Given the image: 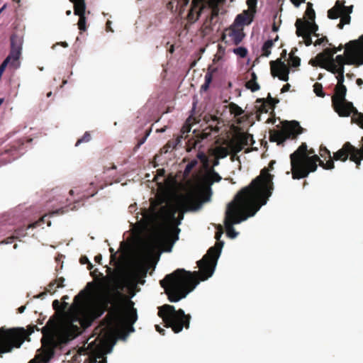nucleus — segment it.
<instances>
[{"label": "nucleus", "mask_w": 363, "mask_h": 363, "mask_svg": "<svg viewBox=\"0 0 363 363\" xmlns=\"http://www.w3.org/2000/svg\"><path fill=\"white\" fill-rule=\"evenodd\" d=\"M329 46L331 47V48L333 50H337V52L338 51L342 50L343 48V45L342 44H340L338 47L336 48V47L333 46L331 43H329Z\"/></svg>", "instance_id": "338daca9"}, {"label": "nucleus", "mask_w": 363, "mask_h": 363, "mask_svg": "<svg viewBox=\"0 0 363 363\" xmlns=\"http://www.w3.org/2000/svg\"><path fill=\"white\" fill-rule=\"evenodd\" d=\"M333 74H337L336 79L337 80V83L334 88V94H345L347 93V89L346 86L344 84L345 82V69H335L333 72H330Z\"/></svg>", "instance_id": "b1692460"}, {"label": "nucleus", "mask_w": 363, "mask_h": 363, "mask_svg": "<svg viewBox=\"0 0 363 363\" xmlns=\"http://www.w3.org/2000/svg\"><path fill=\"white\" fill-rule=\"evenodd\" d=\"M345 1H336L335 6L328 11V17L330 19L340 18L337 24L339 29H342L344 26L350 23V14L352 13L353 6H345Z\"/></svg>", "instance_id": "ddd939ff"}, {"label": "nucleus", "mask_w": 363, "mask_h": 363, "mask_svg": "<svg viewBox=\"0 0 363 363\" xmlns=\"http://www.w3.org/2000/svg\"><path fill=\"white\" fill-rule=\"evenodd\" d=\"M309 63L313 66V67H317V66H319V61L315 58V59H311L309 62Z\"/></svg>", "instance_id": "69168bd1"}, {"label": "nucleus", "mask_w": 363, "mask_h": 363, "mask_svg": "<svg viewBox=\"0 0 363 363\" xmlns=\"http://www.w3.org/2000/svg\"><path fill=\"white\" fill-rule=\"evenodd\" d=\"M286 50H283L281 57L270 62L271 74L273 77H278L280 80L287 82L289 80V67L285 64L282 58L286 57Z\"/></svg>", "instance_id": "dca6fc26"}, {"label": "nucleus", "mask_w": 363, "mask_h": 363, "mask_svg": "<svg viewBox=\"0 0 363 363\" xmlns=\"http://www.w3.org/2000/svg\"><path fill=\"white\" fill-rule=\"evenodd\" d=\"M62 306V303L58 300H54L52 302V307L55 310H58Z\"/></svg>", "instance_id": "052dcab7"}, {"label": "nucleus", "mask_w": 363, "mask_h": 363, "mask_svg": "<svg viewBox=\"0 0 363 363\" xmlns=\"http://www.w3.org/2000/svg\"><path fill=\"white\" fill-rule=\"evenodd\" d=\"M74 4V8H86L85 0H69Z\"/></svg>", "instance_id": "603ef678"}, {"label": "nucleus", "mask_w": 363, "mask_h": 363, "mask_svg": "<svg viewBox=\"0 0 363 363\" xmlns=\"http://www.w3.org/2000/svg\"><path fill=\"white\" fill-rule=\"evenodd\" d=\"M86 8H74V13L79 16L78 28L81 31H85L86 30V18L85 16Z\"/></svg>", "instance_id": "bb28decb"}, {"label": "nucleus", "mask_w": 363, "mask_h": 363, "mask_svg": "<svg viewBox=\"0 0 363 363\" xmlns=\"http://www.w3.org/2000/svg\"><path fill=\"white\" fill-rule=\"evenodd\" d=\"M298 51L296 48H293L289 53V65L292 67H298L301 64V59L295 55V53Z\"/></svg>", "instance_id": "72a5a7b5"}, {"label": "nucleus", "mask_w": 363, "mask_h": 363, "mask_svg": "<svg viewBox=\"0 0 363 363\" xmlns=\"http://www.w3.org/2000/svg\"><path fill=\"white\" fill-rule=\"evenodd\" d=\"M79 262L82 264H88L89 262V260L86 256H82L79 259Z\"/></svg>", "instance_id": "680f3d73"}, {"label": "nucleus", "mask_w": 363, "mask_h": 363, "mask_svg": "<svg viewBox=\"0 0 363 363\" xmlns=\"http://www.w3.org/2000/svg\"><path fill=\"white\" fill-rule=\"evenodd\" d=\"M209 6L212 8L210 15V21H212L215 17H217L218 16L219 10L217 4L213 2L209 3Z\"/></svg>", "instance_id": "49530a36"}, {"label": "nucleus", "mask_w": 363, "mask_h": 363, "mask_svg": "<svg viewBox=\"0 0 363 363\" xmlns=\"http://www.w3.org/2000/svg\"><path fill=\"white\" fill-rule=\"evenodd\" d=\"M349 156L350 160L356 164L357 168H359L363 160V145L358 149L350 142H346L341 149L334 153L333 160L345 162Z\"/></svg>", "instance_id": "f8f14e48"}, {"label": "nucleus", "mask_w": 363, "mask_h": 363, "mask_svg": "<svg viewBox=\"0 0 363 363\" xmlns=\"http://www.w3.org/2000/svg\"><path fill=\"white\" fill-rule=\"evenodd\" d=\"M247 4L249 6V9L250 10H254V12H255V7L257 4V0H247Z\"/></svg>", "instance_id": "6e6d98bb"}, {"label": "nucleus", "mask_w": 363, "mask_h": 363, "mask_svg": "<svg viewBox=\"0 0 363 363\" xmlns=\"http://www.w3.org/2000/svg\"><path fill=\"white\" fill-rule=\"evenodd\" d=\"M206 7L205 0H192L191 8L187 14V21L194 23L200 17L203 10Z\"/></svg>", "instance_id": "aec40b11"}, {"label": "nucleus", "mask_w": 363, "mask_h": 363, "mask_svg": "<svg viewBox=\"0 0 363 363\" xmlns=\"http://www.w3.org/2000/svg\"><path fill=\"white\" fill-rule=\"evenodd\" d=\"M29 228H28V225L26 227L21 226L14 230L13 236L15 237L16 239H18L19 238L21 237H25L27 235V230Z\"/></svg>", "instance_id": "37998d69"}, {"label": "nucleus", "mask_w": 363, "mask_h": 363, "mask_svg": "<svg viewBox=\"0 0 363 363\" xmlns=\"http://www.w3.org/2000/svg\"><path fill=\"white\" fill-rule=\"evenodd\" d=\"M35 330H38L37 325H29L27 330L23 328H0V357L12 352L14 348L21 347Z\"/></svg>", "instance_id": "6e6552de"}, {"label": "nucleus", "mask_w": 363, "mask_h": 363, "mask_svg": "<svg viewBox=\"0 0 363 363\" xmlns=\"http://www.w3.org/2000/svg\"><path fill=\"white\" fill-rule=\"evenodd\" d=\"M216 71V69H211V67L208 68L207 72L205 74V82L201 86V90L202 91H207L209 88V86L213 80V72Z\"/></svg>", "instance_id": "473e14b6"}, {"label": "nucleus", "mask_w": 363, "mask_h": 363, "mask_svg": "<svg viewBox=\"0 0 363 363\" xmlns=\"http://www.w3.org/2000/svg\"><path fill=\"white\" fill-rule=\"evenodd\" d=\"M260 204L238 192L234 199L230 202L225 211V227L227 235L235 238L238 234L233 225L239 224L253 216L262 207Z\"/></svg>", "instance_id": "7ed1b4c3"}, {"label": "nucleus", "mask_w": 363, "mask_h": 363, "mask_svg": "<svg viewBox=\"0 0 363 363\" xmlns=\"http://www.w3.org/2000/svg\"><path fill=\"white\" fill-rule=\"evenodd\" d=\"M221 179V177L212 169L208 174V180L206 184H201L199 182H193L191 181L188 182V184L189 185V189H191L194 185H199L201 188H209L211 190V185L213 184V182H218ZM212 192L211 191V194Z\"/></svg>", "instance_id": "5701e85b"}, {"label": "nucleus", "mask_w": 363, "mask_h": 363, "mask_svg": "<svg viewBox=\"0 0 363 363\" xmlns=\"http://www.w3.org/2000/svg\"><path fill=\"white\" fill-rule=\"evenodd\" d=\"M319 154L320 157L324 159L329 158V160H333L331 158L330 150H328L325 146L321 145L320 147Z\"/></svg>", "instance_id": "de8ad7c7"}, {"label": "nucleus", "mask_w": 363, "mask_h": 363, "mask_svg": "<svg viewBox=\"0 0 363 363\" xmlns=\"http://www.w3.org/2000/svg\"><path fill=\"white\" fill-rule=\"evenodd\" d=\"M257 104H260L259 106H256V108L259 113H264L268 112V106L265 104L264 99H257L256 100Z\"/></svg>", "instance_id": "a19ab883"}, {"label": "nucleus", "mask_w": 363, "mask_h": 363, "mask_svg": "<svg viewBox=\"0 0 363 363\" xmlns=\"http://www.w3.org/2000/svg\"><path fill=\"white\" fill-rule=\"evenodd\" d=\"M191 130V125L189 124H185L182 128V134L187 133Z\"/></svg>", "instance_id": "bf43d9fd"}, {"label": "nucleus", "mask_w": 363, "mask_h": 363, "mask_svg": "<svg viewBox=\"0 0 363 363\" xmlns=\"http://www.w3.org/2000/svg\"><path fill=\"white\" fill-rule=\"evenodd\" d=\"M239 141L242 144L244 147L247 145H252L255 143L252 135L250 133H245L241 135Z\"/></svg>", "instance_id": "4c0bfd02"}, {"label": "nucleus", "mask_w": 363, "mask_h": 363, "mask_svg": "<svg viewBox=\"0 0 363 363\" xmlns=\"http://www.w3.org/2000/svg\"><path fill=\"white\" fill-rule=\"evenodd\" d=\"M225 33H227V34H223L222 40H224L225 35H228L231 38L232 41L235 45H239L245 36L242 28H236L235 26H231L226 29Z\"/></svg>", "instance_id": "4be33fe9"}, {"label": "nucleus", "mask_w": 363, "mask_h": 363, "mask_svg": "<svg viewBox=\"0 0 363 363\" xmlns=\"http://www.w3.org/2000/svg\"><path fill=\"white\" fill-rule=\"evenodd\" d=\"M229 111L231 114H233L235 117L240 116L244 113V110L242 109L235 103L231 102L228 105Z\"/></svg>", "instance_id": "f704fd0d"}, {"label": "nucleus", "mask_w": 363, "mask_h": 363, "mask_svg": "<svg viewBox=\"0 0 363 363\" xmlns=\"http://www.w3.org/2000/svg\"><path fill=\"white\" fill-rule=\"evenodd\" d=\"M233 52L235 54L242 58L245 57L247 55V50L244 47L237 48L234 49Z\"/></svg>", "instance_id": "09e8293b"}, {"label": "nucleus", "mask_w": 363, "mask_h": 363, "mask_svg": "<svg viewBox=\"0 0 363 363\" xmlns=\"http://www.w3.org/2000/svg\"><path fill=\"white\" fill-rule=\"evenodd\" d=\"M347 93L333 94L331 96L332 107L340 117H348L357 109L353 104L346 99Z\"/></svg>", "instance_id": "4468645a"}, {"label": "nucleus", "mask_w": 363, "mask_h": 363, "mask_svg": "<svg viewBox=\"0 0 363 363\" xmlns=\"http://www.w3.org/2000/svg\"><path fill=\"white\" fill-rule=\"evenodd\" d=\"M156 330L160 333L161 335H164L165 334V330L161 328L158 325H155Z\"/></svg>", "instance_id": "774afa93"}, {"label": "nucleus", "mask_w": 363, "mask_h": 363, "mask_svg": "<svg viewBox=\"0 0 363 363\" xmlns=\"http://www.w3.org/2000/svg\"><path fill=\"white\" fill-rule=\"evenodd\" d=\"M345 55H338L331 59L329 64L323 66L328 72L345 69V65L359 67L363 65V35L358 40H351L345 46Z\"/></svg>", "instance_id": "0eeeda50"}, {"label": "nucleus", "mask_w": 363, "mask_h": 363, "mask_svg": "<svg viewBox=\"0 0 363 363\" xmlns=\"http://www.w3.org/2000/svg\"><path fill=\"white\" fill-rule=\"evenodd\" d=\"M274 160H271L267 167L263 168L259 176L254 179L249 186L239 192L255 201L261 206L267 203L274 190V175L269 172L274 169Z\"/></svg>", "instance_id": "39448f33"}, {"label": "nucleus", "mask_w": 363, "mask_h": 363, "mask_svg": "<svg viewBox=\"0 0 363 363\" xmlns=\"http://www.w3.org/2000/svg\"><path fill=\"white\" fill-rule=\"evenodd\" d=\"M337 53V50H333L330 48H325L323 52L316 55V59L319 61V67L326 66L333 59L334 55Z\"/></svg>", "instance_id": "393cba45"}, {"label": "nucleus", "mask_w": 363, "mask_h": 363, "mask_svg": "<svg viewBox=\"0 0 363 363\" xmlns=\"http://www.w3.org/2000/svg\"><path fill=\"white\" fill-rule=\"evenodd\" d=\"M328 38L327 37L324 36V37H322L320 38H318L314 43L315 45H320L321 44H323V43L326 42L328 43Z\"/></svg>", "instance_id": "13d9d810"}, {"label": "nucleus", "mask_w": 363, "mask_h": 363, "mask_svg": "<svg viewBox=\"0 0 363 363\" xmlns=\"http://www.w3.org/2000/svg\"><path fill=\"white\" fill-rule=\"evenodd\" d=\"M127 316L128 320L133 323H135L137 320V313L135 309L133 308L132 311L127 312Z\"/></svg>", "instance_id": "8fccbe9b"}, {"label": "nucleus", "mask_w": 363, "mask_h": 363, "mask_svg": "<svg viewBox=\"0 0 363 363\" xmlns=\"http://www.w3.org/2000/svg\"><path fill=\"white\" fill-rule=\"evenodd\" d=\"M147 273V268L144 266H138L135 272L134 276L135 279H138V282L141 284L145 283L144 278L146 277Z\"/></svg>", "instance_id": "7c9ffc66"}, {"label": "nucleus", "mask_w": 363, "mask_h": 363, "mask_svg": "<svg viewBox=\"0 0 363 363\" xmlns=\"http://www.w3.org/2000/svg\"><path fill=\"white\" fill-rule=\"evenodd\" d=\"M306 151L307 145L302 143L297 150L290 155L291 171L294 179L306 178L311 172H315L318 163L325 169H333L335 167L333 160L324 162L318 155L309 156Z\"/></svg>", "instance_id": "20e7f679"}, {"label": "nucleus", "mask_w": 363, "mask_h": 363, "mask_svg": "<svg viewBox=\"0 0 363 363\" xmlns=\"http://www.w3.org/2000/svg\"><path fill=\"white\" fill-rule=\"evenodd\" d=\"M250 76L251 78L245 83V87L251 91L255 92L260 89V86L257 83V76L254 72H251Z\"/></svg>", "instance_id": "cd10ccee"}, {"label": "nucleus", "mask_w": 363, "mask_h": 363, "mask_svg": "<svg viewBox=\"0 0 363 363\" xmlns=\"http://www.w3.org/2000/svg\"><path fill=\"white\" fill-rule=\"evenodd\" d=\"M55 284H56V288H62L65 286L64 285V281H65V278L64 277H60V278H57L55 280H53Z\"/></svg>", "instance_id": "5fc2aeb1"}, {"label": "nucleus", "mask_w": 363, "mask_h": 363, "mask_svg": "<svg viewBox=\"0 0 363 363\" xmlns=\"http://www.w3.org/2000/svg\"><path fill=\"white\" fill-rule=\"evenodd\" d=\"M279 39V36L276 35L274 39L267 40L262 45V55L265 57H268L271 54V49L274 46V42L277 41Z\"/></svg>", "instance_id": "2f4dec72"}, {"label": "nucleus", "mask_w": 363, "mask_h": 363, "mask_svg": "<svg viewBox=\"0 0 363 363\" xmlns=\"http://www.w3.org/2000/svg\"><path fill=\"white\" fill-rule=\"evenodd\" d=\"M217 122L218 118L216 116H213L211 117V123L208 124V126L203 129L201 133H196V130H194V136L189 138L186 142V151L190 152L192 149L196 148L198 144L211 135V132L218 133L220 130V128L217 124H213L217 123Z\"/></svg>", "instance_id": "2eb2a0df"}, {"label": "nucleus", "mask_w": 363, "mask_h": 363, "mask_svg": "<svg viewBox=\"0 0 363 363\" xmlns=\"http://www.w3.org/2000/svg\"><path fill=\"white\" fill-rule=\"evenodd\" d=\"M303 128L299 123L296 121L286 122L279 130H273L269 133V140L271 142H276L278 145L284 143L289 138L295 139L298 135L303 132Z\"/></svg>", "instance_id": "9b49d317"}, {"label": "nucleus", "mask_w": 363, "mask_h": 363, "mask_svg": "<svg viewBox=\"0 0 363 363\" xmlns=\"http://www.w3.org/2000/svg\"><path fill=\"white\" fill-rule=\"evenodd\" d=\"M296 23L299 25L300 27L303 28V30L308 32L310 34H314L315 36H318V34L316 33V31L318 29V25L315 24V21L310 22L303 21L301 18H298L296 21Z\"/></svg>", "instance_id": "a878e982"}, {"label": "nucleus", "mask_w": 363, "mask_h": 363, "mask_svg": "<svg viewBox=\"0 0 363 363\" xmlns=\"http://www.w3.org/2000/svg\"><path fill=\"white\" fill-rule=\"evenodd\" d=\"M305 15L308 18V21H315V13L314 9H313V4L310 2L307 4V8L305 12Z\"/></svg>", "instance_id": "58836bf2"}, {"label": "nucleus", "mask_w": 363, "mask_h": 363, "mask_svg": "<svg viewBox=\"0 0 363 363\" xmlns=\"http://www.w3.org/2000/svg\"><path fill=\"white\" fill-rule=\"evenodd\" d=\"M46 217H47V216H44L42 218H40L38 220L29 224L28 228H37L38 226H40L42 223L46 222V220H45Z\"/></svg>", "instance_id": "3c124183"}, {"label": "nucleus", "mask_w": 363, "mask_h": 363, "mask_svg": "<svg viewBox=\"0 0 363 363\" xmlns=\"http://www.w3.org/2000/svg\"><path fill=\"white\" fill-rule=\"evenodd\" d=\"M10 40L11 50L8 56L12 58L11 65H14L15 63L18 62V60L21 55L23 39V37L14 33L11 35Z\"/></svg>", "instance_id": "a211bd4d"}, {"label": "nucleus", "mask_w": 363, "mask_h": 363, "mask_svg": "<svg viewBox=\"0 0 363 363\" xmlns=\"http://www.w3.org/2000/svg\"><path fill=\"white\" fill-rule=\"evenodd\" d=\"M62 299L63 300V303H62V309L65 310L68 306V303L65 301L66 299H68V296L65 295L62 297Z\"/></svg>", "instance_id": "e2e57ef3"}, {"label": "nucleus", "mask_w": 363, "mask_h": 363, "mask_svg": "<svg viewBox=\"0 0 363 363\" xmlns=\"http://www.w3.org/2000/svg\"><path fill=\"white\" fill-rule=\"evenodd\" d=\"M43 351L35 356L28 363H48L55 355L56 343L53 340H49L46 343L43 341Z\"/></svg>", "instance_id": "f3484780"}, {"label": "nucleus", "mask_w": 363, "mask_h": 363, "mask_svg": "<svg viewBox=\"0 0 363 363\" xmlns=\"http://www.w3.org/2000/svg\"><path fill=\"white\" fill-rule=\"evenodd\" d=\"M223 245V242H217L208 249L203 258L197 262L200 271L191 272L177 269L160 281L169 301H179L192 291L200 281H205L213 275Z\"/></svg>", "instance_id": "f257e3e1"}, {"label": "nucleus", "mask_w": 363, "mask_h": 363, "mask_svg": "<svg viewBox=\"0 0 363 363\" xmlns=\"http://www.w3.org/2000/svg\"><path fill=\"white\" fill-rule=\"evenodd\" d=\"M296 31V35L300 37H303L304 39V43L306 46H309L313 43L312 38H311V34H310L308 32L305 31L303 30V28L300 27L299 25L295 23Z\"/></svg>", "instance_id": "c85d7f7f"}, {"label": "nucleus", "mask_w": 363, "mask_h": 363, "mask_svg": "<svg viewBox=\"0 0 363 363\" xmlns=\"http://www.w3.org/2000/svg\"><path fill=\"white\" fill-rule=\"evenodd\" d=\"M352 122L358 125L361 128L363 129V113L359 112L357 109L352 113Z\"/></svg>", "instance_id": "e433bc0d"}, {"label": "nucleus", "mask_w": 363, "mask_h": 363, "mask_svg": "<svg viewBox=\"0 0 363 363\" xmlns=\"http://www.w3.org/2000/svg\"><path fill=\"white\" fill-rule=\"evenodd\" d=\"M199 160L202 163V167L205 169H208L209 167V160L206 155L201 151H199L196 155V158L191 160L186 166L184 171V177L187 178L191 171L196 168V167L199 164Z\"/></svg>", "instance_id": "412c9836"}, {"label": "nucleus", "mask_w": 363, "mask_h": 363, "mask_svg": "<svg viewBox=\"0 0 363 363\" xmlns=\"http://www.w3.org/2000/svg\"><path fill=\"white\" fill-rule=\"evenodd\" d=\"M158 316L165 323V327L171 328L174 333H180L184 328H189L191 315L185 314L184 310H176L172 305L164 304L159 308Z\"/></svg>", "instance_id": "1a4fd4ad"}, {"label": "nucleus", "mask_w": 363, "mask_h": 363, "mask_svg": "<svg viewBox=\"0 0 363 363\" xmlns=\"http://www.w3.org/2000/svg\"><path fill=\"white\" fill-rule=\"evenodd\" d=\"M215 155L217 158H224L230 155L229 147L219 146L215 149Z\"/></svg>", "instance_id": "c9c22d12"}, {"label": "nucleus", "mask_w": 363, "mask_h": 363, "mask_svg": "<svg viewBox=\"0 0 363 363\" xmlns=\"http://www.w3.org/2000/svg\"><path fill=\"white\" fill-rule=\"evenodd\" d=\"M290 87H291V85L289 84H286L284 85L281 89V92L284 93V92L289 91Z\"/></svg>", "instance_id": "0e129e2a"}, {"label": "nucleus", "mask_w": 363, "mask_h": 363, "mask_svg": "<svg viewBox=\"0 0 363 363\" xmlns=\"http://www.w3.org/2000/svg\"><path fill=\"white\" fill-rule=\"evenodd\" d=\"M86 298V292L84 290L81 291L74 298V302L70 307L72 317L71 323L67 324L65 330L67 333H69V337L71 339L74 338L79 333V328L74 325L73 322L79 320L80 317L84 315L86 311L85 301Z\"/></svg>", "instance_id": "9d476101"}, {"label": "nucleus", "mask_w": 363, "mask_h": 363, "mask_svg": "<svg viewBox=\"0 0 363 363\" xmlns=\"http://www.w3.org/2000/svg\"><path fill=\"white\" fill-rule=\"evenodd\" d=\"M210 198L209 188L203 189L199 185H194L191 189H188L186 194L178 196L176 201L177 208L164 205L160 207L157 214L161 218L173 220L176 225H179L184 219L185 212L197 211L202 203L208 201Z\"/></svg>", "instance_id": "f03ea898"}, {"label": "nucleus", "mask_w": 363, "mask_h": 363, "mask_svg": "<svg viewBox=\"0 0 363 363\" xmlns=\"http://www.w3.org/2000/svg\"><path fill=\"white\" fill-rule=\"evenodd\" d=\"M56 284L54 281H51L47 288V291L50 294H54L57 291Z\"/></svg>", "instance_id": "864d4df0"}, {"label": "nucleus", "mask_w": 363, "mask_h": 363, "mask_svg": "<svg viewBox=\"0 0 363 363\" xmlns=\"http://www.w3.org/2000/svg\"><path fill=\"white\" fill-rule=\"evenodd\" d=\"M228 147L230 149V152H233L235 154L240 152L244 147L242 144L239 140L235 143L231 142Z\"/></svg>", "instance_id": "ea45409f"}, {"label": "nucleus", "mask_w": 363, "mask_h": 363, "mask_svg": "<svg viewBox=\"0 0 363 363\" xmlns=\"http://www.w3.org/2000/svg\"><path fill=\"white\" fill-rule=\"evenodd\" d=\"M211 23H212V21H210V16H208L206 19V21H204L203 23V26L204 27L205 29H209L211 30Z\"/></svg>", "instance_id": "4d7b16f0"}, {"label": "nucleus", "mask_w": 363, "mask_h": 363, "mask_svg": "<svg viewBox=\"0 0 363 363\" xmlns=\"http://www.w3.org/2000/svg\"><path fill=\"white\" fill-rule=\"evenodd\" d=\"M313 91L319 97L323 98L325 96V93L323 89V85L319 82H315L313 84Z\"/></svg>", "instance_id": "c03bdc74"}, {"label": "nucleus", "mask_w": 363, "mask_h": 363, "mask_svg": "<svg viewBox=\"0 0 363 363\" xmlns=\"http://www.w3.org/2000/svg\"><path fill=\"white\" fill-rule=\"evenodd\" d=\"M252 21V18L248 11H245L243 13L237 16L235 23L238 25H248Z\"/></svg>", "instance_id": "c756f323"}, {"label": "nucleus", "mask_w": 363, "mask_h": 363, "mask_svg": "<svg viewBox=\"0 0 363 363\" xmlns=\"http://www.w3.org/2000/svg\"><path fill=\"white\" fill-rule=\"evenodd\" d=\"M23 145L24 140L19 139L15 141L9 149L1 154V160H6L5 163H6L17 159L22 154L20 152L23 150Z\"/></svg>", "instance_id": "6ab92c4d"}, {"label": "nucleus", "mask_w": 363, "mask_h": 363, "mask_svg": "<svg viewBox=\"0 0 363 363\" xmlns=\"http://www.w3.org/2000/svg\"><path fill=\"white\" fill-rule=\"evenodd\" d=\"M11 62H12V58H11L9 56H7L0 65V72L4 73L6 67L9 65H10L11 67H13L14 68H17L18 66L19 65V62L15 63L14 65H12Z\"/></svg>", "instance_id": "79ce46f5"}, {"label": "nucleus", "mask_w": 363, "mask_h": 363, "mask_svg": "<svg viewBox=\"0 0 363 363\" xmlns=\"http://www.w3.org/2000/svg\"><path fill=\"white\" fill-rule=\"evenodd\" d=\"M91 140V136L90 133L89 131H86L84 133V134L83 135V136L81 138L77 140V143L75 144V146L77 147L81 143H88Z\"/></svg>", "instance_id": "a18cd8bd"}, {"label": "nucleus", "mask_w": 363, "mask_h": 363, "mask_svg": "<svg viewBox=\"0 0 363 363\" xmlns=\"http://www.w3.org/2000/svg\"><path fill=\"white\" fill-rule=\"evenodd\" d=\"M99 273L102 278L99 280L97 286L104 293L101 296V308L99 309L97 316H100L104 311L108 309L110 304L115 302L128 282V277L123 273H117L111 277H104L102 273Z\"/></svg>", "instance_id": "423d86ee"}]
</instances>
